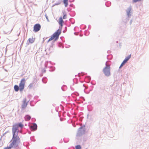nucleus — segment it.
Instances as JSON below:
<instances>
[{
  "label": "nucleus",
  "instance_id": "1",
  "mask_svg": "<svg viewBox=\"0 0 149 149\" xmlns=\"http://www.w3.org/2000/svg\"><path fill=\"white\" fill-rule=\"evenodd\" d=\"M11 141L12 142L10 144V146L12 148H16L18 146L20 143V138L18 135L13 134Z\"/></svg>",
  "mask_w": 149,
  "mask_h": 149
},
{
  "label": "nucleus",
  "instance_id": "2",
  "mask_svg": "<svg viewBox=\"0 0 149 149\" xmlns=\"http://www.w3.org/2000/svg\"><path fill=\"white\" fill-rule=\"evenodd\" d=\"M61 33V30L59 29H58L56 32L54 33L51 36L48 41V42L51 41L53 39H55V40L58 39Z\"/></svg>",
  "mask_w": 149,
  "mask_h": 149
},
{
  "label": "nucleus",
  "instance_id": "3",
  "mask_svg": "<svg viewBox=\"0 0 149 149\" xmlns=\"http://www.w3.org/2000/svg\"><path fill=\"white\" fill-rule=\"evenodd\" d=\"M26 79L24 78L22 79L19 84V90L20 91H22L24 88Z\"/></svg>",
  "mask_w": 149,
  "mask_h": 149
},
{
  "label": "nucleus",
  "instance_id": "4",
  "mask_svg": "<svg viewBox=\"0 0 149 149\" xmlns=\"http://www.w3.org/2000/svg\"><path fill=\"white\" fill-rule=\"evenodd\" d=\"M103 72L106 76H109L110 75V67L106 65V66L103 69Z\"/></svg>",
  "mask_w": 149,
  "mask_h": 149
},
{
  "label": "nucleus",
  "instance_id": "5",
  "mask_svg": "<svg viewBox=\"0 0 149 149\" xmlns=\"http://www.w3.org/2000/svg\"><path fill=\"white\" fill-rule=\"evenodd\" d=\"M18 126L17 124H15L13 126L12 129L13 133V134H15L17 135H18V132H16V131L18 130Z\"/></svg>",
  "mask_w": 149,
  "mask_h": 149
},
{
  "label": "nucleus",
  "instance_id": "6",
  "mask_svg": "<svg viewBox=\"0 0 149 149\" xmlns=\"http://www.w3.org/2000/svg\"><path fill=\"white\" fill-rule=\"evenodd\" d=\"M41 29V26L38 24H35L33 27V31L35 32L39 31Z\"/></svg>",
  "mask_w": 149,
  "mask_h": 149
},
{
  "label": "nucleus",
  "instance_id": "7",
  "mask_svg": "<svg viewBox=\"0 0 149 149\" xmlns=\"http://www.w3.org/2000/svg\"><path fill=\"white\" fill-rule=\"evenodd\" d=\"M27 103L26 99H24L23 100V103L22 105V109L25 108L27 106Z\"/></svg>",
  "mask_w": 149,
  "mask_h": 149
},
{
  "label": "nucleus",
  "instance_id": "8",
  "mask_svg": "<svg viewBox=\"0 0 149 149\" xmlns=\"http://www.w3.org/2000/svg\"><path fill=\"white\" fill-rule=\"evenodd\" d=\"M58 22L59 25L61 26V28H62L63 26V23H64V21L62 17H59Z\"/></svg>",
  "mask_w": 149,
  "mask_h": 149
},
{
  "label": "nucleus",
  "instance_id": "9",
  "mask_svg": "<svg viewBox=\"0 0 149 149\" xmlns=\"http://www.w3.org/2000/svg\"><path fill=\"white\" fill-rule=\"evenodd\" d=\"M31 128L32 129L33 131L36 130L37 128V126L36 124L34 123L33 124V125L31 126Z\"/></svg>",
  "mask_w": 149,
  "mask_h": 149
},
{
  "label": "nucleus",
  "instance_id": "10",
  "mask_svg": "<svg viewBox=\"0 0 149 149\" xmlns=\"http://www.w3.org/2000/svg\"><path fill=\"white\" fill-rule=\"evenodd\" d=\"M131 9L130 8H129L127 9V15L128 17H129L130 15V14L131 13Z\"/></svg>",
  "mask_w": 149,
  "mask_h": 149
},
{
  "label": "nucleus",
  "instance_id": "11",
  "mask_svg": "<svg viewBox=\"0 0 149 149\" xmlns=\"http://www.w3.org/2000/svg\"><path fill=\"white\" fill-rule=\"evenodd\" d=\"M14 89L15 91L17 92L19 90V87L18 85H15L14 86Z\"/></svg>",
  "mask_w": 149,
  "mask_h": 149
},
{
  "label": "nucleus",
  "instance_id": "12",
  "mask_svg": "<svg viewBox=\"0 0 149 149\" xmlns=\"http://www.w3.org/2000/svg\"><path fill=\"white\" fill-rule=\"evenodd\" d=\"M63 2L65 7H66L68 5V0H63Z\"/></svg>",
  "mask_w": 149,
  "mask_h": 149
},
{
  "label": "nucleus",
  "instance_id": "13",
  "mask_svg": "<svg viewBox=\"0 0 149 149\" xmlns=\"http://www.w3.org/2000/svg\"><path fill=\"white\" fill-rule=\"evenodd\" d=\"M29 42L31 43H33L34 41V39L33 38H30L29 39Z\"/></svg>",
  "mask_w": 149,
  "mask_h": 149
},
{
  "label": "nucleus",
  "instance_id": "14",
  "mask_svg": "<svg viewBox=\"0 0 149 149\" xmlns=\"http://www.w3.org/2000/svg\"><path fill=\"white\" fill-rule=\"evenodd\" d=\"M31 117L29 115H26L25 117V120H29L31 119Z\"/></svg>",
  "mask_w": 149,
  "mask_h": 149
},
{
  "label": "nucleus",
  "instance_id": "15",
  "mask_svg": "<svg viewBox=\"0 0 149 149\" xmlns=\"http://www.w3.org/2000/svg\"><path fill=\"white\" fill-rule=\"evenodd\" d=\"M63 19H65L67 18V14L65 13V12H63Z\"/></svg>",
  "mask_w": 149,
  "mask_h": 149
},
{
  "label": "nucleus",
  "instance_id": "16",
  "mask_svg": "<svg viewBox=\"0 0 149 149\" xmlns=\"http://www.w3.org/2000/svg\"><path fill=\"white\" fill-rule=\"evenodd\" d=\"M17 125L18 126V127H19L21 128H22L24 126V125L21 123H19Z\"/></svg>",
  "mask_w": 149,
  "mask_h": 149
},
{
  "label": "nucleus",
  "instance_id": "17",
  "mask_svg": "<svg viewBox=\"0 0 149 149\" xmlns=\"http://www.w3.org/2000/svg\"><path fill=\"white\" fill-rule=\"evenodd\" d=\"M131 57V54H130L128 56L126 57L125 58V59H126L127 61Z\"/></svg>",
  "mask_w": 149,
  "mask_h": 149
},
{
  "label": "nucleus",
  "instance_id": "18",
  "mask_svg": "<svg viewBox=\"0 0 149 149\" xmlns=\"http://www.w3.org/2000/svg\"><path fill=\"white\" fill-rule=\"evenodd\" d=\"M33 84L31 83L29 86L28 87L30 88L31 89L33 86Z\"/></svg>",
  "mask_w": 149,
  "mask_h": 149
},
{
  "label": "nucleus",
  "instance_id": "19",
  "mask_svg": "<svg viewBox=\"0 0 149 149\" xmlns=\"http://www.w3.org/2000/svg\"><path fill=\"white\" fill-rule=\"evenodd\" d=\"M76 149H81V147L80 145H77L76 146Z\"/></svg>",
  "mask_w": 149,
  "mask_h": 149
},
{
  "label": "nucleus",
  "instance_id": "20",
  "mask_svg": "<svg viewBox=\"0 0 149 149\" xmlns=\"http://www.w3.org/2000/svg\"><path fill=\"white\" fill-rule=\"evenodd\" d=\"M12 148L11 146H10L9 147H5L3 149H11V148Z\"/></svg>",
  "mask_w": 149,
  "mask_h": 149
},
{
  "label": "nucleus",
  "instance_id": "21",
  "mask_svg": "<svg viewBox=\"0 0 149 149\" xmlns=\"http://www.w3.org/2000/svg\"><path fill=\"white\" fill-rule=\"evenodd\" d=\"M125 64V63H124L123 62L121 64L119 68H120L122 67L124 64Z\"/></svg>",
  "mask_w": 149,
  "mask_h": 149
},
{
  "label": "nucleus",
  "instance_id": "22",
  "mask_svg": "<svg viewBox=\"0 0 149 149\" xmlns=\"http://www.w3.org/2000/svg\"><path fill=\"white\" fill-rule=\"evenodd\" d=\"M127 61L126 59H125L123 62L125 63L127 62Z\"/></svg>",
  "mask_w": 149,
  "mask_h": 149
}]
</instances>
